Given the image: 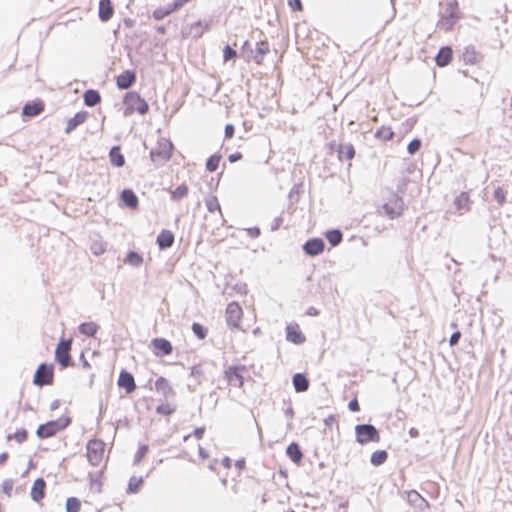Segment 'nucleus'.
I'll list each match as a JSON object with an SVG mask.
<instances>
[{
  "mask_svg": "<svg viewBox=\"0 0 512 512\" xmlns=\"http://www.w3.org/2000/svg\"><path fill=\"white\" fill-rule=\"evenodd\" d=\"M71 423V418L62 416L56 420L48 421L39 425L36 430V435L40 439H46L54 436L57 432L67 428Z\"/></svg>",
  "mask_w": 512,
  "mask_h": 512,
  "instance_id": "f257e3e1",
  "label": "nucleus"
},
{
  "mask_svg": "<svg viewBox=\"0 0 512 512\" xmlns=\"http://www.w3.org/2000/svg\"><path fill=\"white\" fill-rule=\"evenodd\" d=\"M126 110L125 115L133 112H138L140 115H145L149 110V105L145 99L136 91L127 92L123 100Z\"/></svg>",
  "mask_w": 512,
  "mask_h": 512,
  "instance_id": "f03ea898",
  "label": "nucleus"
},
{
  "mask_svg": "<svg viewBox=\"0 0 512 512\" xmlns=\"http://www.w3.org/2000/svg\"><path fill=\"white\" fill-rule=\"evenodd\" d=\"M356 441L365 445L369 442H379L380 433L378 429L372 424H358L355 426Z\"/></svg>",
  "mask_w": 512,
  "mask_h": 512,
  "instance_id": "7ed1b4c3",
  "label": "nucleus"
},
{
  "mask_svg": "<svg viewBox=\"0 0 512 512\" xmlns=\"http://www.w3.org/2000/svg\"><path fill=\"white\" fill-rule=\"evenodd\" d=\"M71 348L72 339H60L55 349V360L62 368L74 365L70 355Z\"/></svg>",
  "mask_w": 512,
  "mask_h": 512,
  "instance_id": "20e7f679",
  "label": "nucleus"
},
{
  "mask_svg": "<svg viewBox=\"0 0 512 512\" xmlns=\"http://www.w3.org/2000/svg\"><path fill=\"white\" fill-rule=\"evenodd\" d=\"M54 367L52 364L41 363L33 378L34 385L42 387L53 383Z\"/></svg>",
  "mask_w": 512,
  "mask_h": 512,
  "instance_id": "39448f33",
  "label": "nucleus"
},
{
  "mask_svg": "<svg viewBox=\"0 0 512 512\" xmlns=\"http://www.w3.org/2000/svg\"><path fill=\"white\" fill-rule=\"evenodd\" d=\"M87 459L93 466H98L103 458L105 443L100 439H92L87 443Z\"/></svg>",
  "mask_w": 512,
  "mask_h": 512,
  "instance_id": "423d86ee",
  "label": "nucleus"
},
{
  "mask_svg": "<svg viewBox=\"0 0 512 512\" xmlns=\"http://www.w3.org/2000/svg\"><path fill=\"white\" fill-rule=\"evenodd\" d=\"M242 308L237 302H231L227 305L226 308V323L227 325L234 329H240L239 322L242 318Z\"/></svg>",
  "mask_w": 512,
  "mask_h": 512,
  "instance_id": "0eeeda50",
  "label": "nucleus"
},
{
  "mask_svg": "<svg viewBox=\"0 0 512 512\" xmlns=\"http://www.w3.org/2000/svg\"><path fill=\"white\" fill-rule=\"evenodd\" d=\"M245 370V366H229L225 370V378L227 379L228 383L234 387L241 388L244 384V378L241 374V371Z\"/></svg>",
  "mask_w": 512,
  "mask_h": 512,
  "instance_id": "6e6552de",
  "label": "nucleus"
},
{
  "mask_svg": "<svg viewBox=\"0 0 512 512\" xmlns=\"http://www.w3.org/2000/svg\"><path fill=\"white\" fill-rule=\"evenodd\" d=\"M325 242L321 238L308 239L302 246L304 253L308 256L315 257L324 251Z\"/></svg>",
  "mask_w": 512,
  "mask_h": 512,
  "instance_id": "1a4fd4ad",
  "label": "nucleus"
},
{
  "mask_svg": "<svg viewBox=\"0 0 512 512\" xmlns=\"http://www.w3.org/2000/svg\"><path fill=\"white\" fill-rule=\"evenodd\" d=\"M151 346L154 349V354L158 357L170 355L173 351L171 342L165 338L152 339Z\"/></svg>",
  "mask_w": 512,
  "mask_h": 512,
  "instance_id": "9d476101",
  "label": "nucleus"
},
{
  "mask_svg": "<svg viewBox=\"0 0 512 512\" xmlns=\"http://www.w3.org/2000/svg\"><path fill=\"white\" fill-rule=\"evenodd\" d=\"M117 384L120 388H123L127 394L133 393L136 389L134 376L124 369L119 373Z\"/></svg>",
  "mask_w": 512,
  "mask_h": 512,
  "instance_id": "9b49d317",
  "label": "nucleus"
},
{
  "mask_svg": "<svg viewBox=\"0 0 512 512\" xmlns=\"http://www.w3.org/2000/svg\"><path fill=\"white\" fill-rule=\"evenodd\" d=\"M136 82V72L125 70L117 76L116 85L120 90H127Z\"/></svg>",
  "mask_w": 512,
  "mask_h": 512,
  "instance_id": "f8f14e48",
  "label": "nucleus"
},
{
  "mask_svg": "<svg viewBox=\"0 0 512 512\" xmlns=\"http://www.w3.org/2000/svg\"><path fill=\"white\" fill-rule=\"evenodd\" d=\"M286 339L296 345L303 344L306 340L297 324H288L286 326Z\"/></svg>",
  "mask_w": 512,
  "mask_h": 512,
  "instance_id": "ddd939ff",
  "label": "nucleus"
},
{
  "mask_svg": "<svg viewBox=\"0 0 512 512\" xmlns=\"http://www.w3.org/2000/svg\"><path fill=\"white\" fill-rule=\"evenodd\" d=\"M155 389L163 395L165 400L175 396L174 389L165 377H159L156 379Z\"/></svg>",
  "mask_w": 512,
  "mask_h": 512,
  "instance_id": "4468645a",
  "label": "nucleus"
},
{
  "mask_svg": "<svg viewBox=\"0 0 512 512\" xmlns=\"http://www.w3.org/2000/svg\"><path fill=\"white\" fill-rule=\"evenodd\" d=\"M462 59L466 64H477L483 59V56L474 46L470 45L463 48Z\"/></svg>",
  "mask_w": 512,
  "mask_h": 512,
  "instance_id": "2eb2a0df",
  "label": "nucleus"
},
{
  "mask_svg": "<svg viewBox=\"0 0 512 512\" xmlns=\"http://www.w3.org/2000/svg\"><path fill=\"white\" fill-rule=\"evenodd\" d=\"M175 237L174 234L169 230H162L156 239V243L160 250H166L174 244Z\"/></svg>",
  "mask_w": 512,
  "mask_h": 512,
  "instance_id": "dca6fc26",
  "label": "nucleus"
},
{
  "mask_svg": "<svg viewBox=\"0 0 512 512\" xmlns=\"http://www.w3.org/2000/svg\"><path fill=\"white\" fill-rule=\"evenodd\" d=\"M44 109V104L41 100L27 102L22 109V114L25 117H34L39 115Z\"/></svg>",
  "mask_w": 512,
  "mask_h": 512,
  "instance_id": "f3484780",
  "label": "nucleus"
},
{
  "mask_svg": "<svg viewBox=\"0 0 512 512\" xmlns=\"http://www.w3.org/2000/svg\"><path fill=\"white\" fill-rule=\"evenodd\" d=\"M46 482L43 478H37L31 488L30 496L35 502H39L45 496Z\"/></svg>",
  "mask_w": 512,
  "mask_h": 512,
  "instance_id": "a211bd4d",
  "label": "nucleus"
},
{
  "mask_svg": "<svg viewBox=\"0 0 512 512\" xmlns=\"http://www.w3.org/2000/svg\"><path fill=\"white\" fill-rule=\"evenodd\" d=\"M114 14V8L111 0H100L98 16L99 19L103 22L109 21Z\"/></svg>",
  "mask_w": 512,
  "mask_h": 512,
  "instance_id": "6ab92c4d",
  "label": "nucleus"
},
{
  "mask_svg": "<svg viewBox=\"0 0 512 512\" xmlns=\"http://www.w3.org/2000/svg\"><path fill=\"white\" fill-rule=\"evenodd\" d=\"M453 57V50L450 46H443L438 51V54L435 57V61L437 66L445 67L447 66Z\"/></svg>",
  "mask_w": 512,
  "mask_h": 512,
  "instance_id": "aec40b11",
  "label": "nucleus"
},
{
  "mask_svg": "<svg viewBox=\"0 0 512 512\" xmlns=\"http://www.w3.org/2000/svg\"><path fill=\"white\" fill-rule=\"evenodd\" d=\"M120 198L126 207H128L130 209H136L138 207V204H139L138 197L133 190L124 189L121 192Z\"/></svg>",
  "mask_w": 512,
  "mask_h": 512,
  "instance_id": "412c9836",
  "label": "nucleus"
},
{
  "mask_svg": "<svg viewBox=\"0 0 512 512\" xmlns=\"http://www.w3.org/2000/svg\"><path fill=\"white\" fill-rule=\"evenodd\" d=\"M88 117V113L86 111H81L76 113L72 118H70L67 122V126L65 128V133L69 134L73 130H75L79 125L83 124Z\"/></svg>",
  "mask_w": 512,
  "mask_h": 512,
  "instance_id": "4be33fe9",
  "label": "nucleus"
},
{
  "mask_svg": "<svg viewBox=\"0 0 512 512\" xmlns=\"http://www.w3.org/2000/svg\"><path fill=\"white\" fill-rule=\"evenodd\" d=\"M286 454L293 463L297 465L301 464L303 459V452L296 442H292L287 446Z\"/></svg>",
  "mask_w": 512,
  "mask_h": 512,
  "instance_id": "5701e85b",
  "label": "nucleus"
},
{
  "mask_svg": "<svg viewBox=\"0 0 512 512\" xmlns=\"http://www.w3.org/2000/svg\"><path fill=\"white\" fill-rule=\"evenodd\" d=\"M109 159L114 167L120 168L125 165V157L121 153V147L119 145H115L110 149Z\"/></svg>",
  "mask_w": 512,
  "mask_h": 512,
  "instance_id": "b1692460",
  "label": "nucleus"
},
{
  "mask_svg": "<svg viewBox=\"0 0 512 512\" xmlns=\"http://www.w3.org/2000/svg\"><path fill=\"white\" fill-rule=\"evenodd\" d=\"M292 383L296 392H305L309 389V379L303 373L294 374Z\"/></svg>",
  "mask_w": 512,
  "mask_h": 512,
  "instance_id": "393cba45",
  "label": "nucleus"
},
{
  "mask_svg": "<svg viewBox=\"0 0 512 512\" xmlns=\"http://www.w3.org/2000/svg\"><path fill=\"white\" fill-rule=\"evenodd\" d=\"M84 104L88 107H94L101 102L99 91L88 89L83 94Z\"/></svg>",
  "mask_w": 512,
  "mask_h": 512,
  "instance_id": "a878e982",
  "label": "nucleus"
},
{
  "mask_svg": "<svg viewBox=\"0 0 512 512\" xmlns=\"http://www.w3.org/2000/svg\"><path fill=\"white\" fill-rule=\"evenodd\" d=\"M269 52V44L267 41H260L256 44L255 55L253 56L254 61L257 64L263 62L264 56Z\"/></svg>",
  "mask_w": 512,
  "mask_h": 512,
  "instance_id": "bb28decb",
  "label": "nucleus"
},
{
  "mask_svg": "<svg viewBox=\"0 0 512 512\" xmlns=\"http://www.w3.org/2000/svg\"><path fill=\"white\" fill-rule=\"evenodd\" d=\"M325 237L332 247L338 246L343 240V233L339 229H331L325 233Z\"/></svg>",
  "mask_w": 512,
  "mask_h": 512,
  "instance_id": "cd10ccee",
  "label": "nucleus"
},
{
  "mask_svg": "<svg viewBox=\"0 0 512 512\" xmlns=\"http://www.w3.org/2000/svg\"><path fill=\"white\" fill-rule=\"evenodd\" d=\"M98 329L99 325L94 322H84L78 327L79 332L88 337H94Z\"/></svg>",
  "mask_w": 512,
  "mask_h": 512,
  "instance_id": "c85d7f7f",
  "label": "nucleus"
},
{
  "mask_svg": "<svg viewBox=\"0 0 512 512\" xmlns=\"http://www.w3.org/2000/svg\"><path fill=\"white\" fill-rule=\"evenodd\" d=\"M355 156V149L352 144H344L339 147L338 157L340 160H351Z\"/></svg>",
  "mask_w": 512,
  "mask_h": 512,
  "instance_id": "c756f323",
  "label": "nucleus"
},
{
  "mask_svg": "<svg viewBox=\"0 0 512 512\" xmlns=\"http://www.w3.org/2000/svg\"><path fill=\"white\" fill-rule=\"evenodd\" d=\"M210 27V22L207 21H197L191 25L190 33L193 37L198 38L203 35L205 31H207Z\"/></svg>",
  "mask_w": 512,
  "mask_h": 512,
  "instance_id": "7c9ffc66",
  "label": "nucleus"
},
{
  "mask_svg": "<svg viewBox=\"0 0 512 512\" xmlns=\"http://www.w3.org/2000/svg\"><path fill=\"white\" fill-rule=\"evenodd\" d=\"M388 459V453L386 450H376L371 454L370 462L373 466H380L384 464Z\"/></svg>",
  "mask_w": 512,
  "mask_h": 512,
  "instance_id": "2f4dec72",
  "label": "nucleus"
},
{
  "mask_svg": "<svg viewBox=\"0 0 512 512\" xmlns=\"http://www.w3.org/2000/svg\"><path fill=\"white\" fill-rule=\"evenodd\" d=\"M124 262L133 267H139L143 263V257L138 252L130 250L125 257Z\"/></svg>",
  "mask_w": 512,
  "mask_h": 512,
  "instance_id": "473e14b6",
  "label": "nucleus"
},
{
  "mask_svg": "<svg viewBox=\"0 0 512 512\" xmlns=\"http://www.w3.org/2000/svg\"><path fill=\"white\" fill-rule=\"evenodd\" d=\"M394 136V132L390 127L382 126L375 132V137L384 141L391 140Z\"/></svg>",
  "mask_w": 512,
  "mask_h": 512,
  "instance_id": "72a5a7b5",
  "label": "nucleus"
},
{
  "mask_svg": "<svg viewBox=\"0 0 512 512\" xmlns=\"http://www.w3.org/2000/svg\"><path fill=\"white\" fill-rule=\"evenodd\" d=\"M220 160H221V155H218V154L211 155L206 161V170L209 172L216 171L219 166Z\"/></svg>",
  "mask_w": 512,
  "mask_h": 512,
  "instance_id": "f704fd0d",
  "label": "nucleus"
},
{
  "mask_svg": "<svg viewBox=\"0 0 512 512\" xmlns=\"http://www.w3.org/2000/svg\"><path fill=\"white\" fill-rule=\"evenodd\" d=\"M468 201V194L466 192H462L459 196L455 198L454 203L458 210H468Z\"/></svg>",
  "mask_w": 512,
  "mask_h": 512,
  "instance_id": "c9c22d12",
  "label": "nucleus"
},
{
  "mask_svg": "<svg viewBox=\"0 0 512 512\" xmlns=\"http://www.w3.org/2000/svg\"><path fill=\"white\" fill-rule=\"evenodd\" d=\"M188 194V186L186 184H181L176 187L173 191H171V198L173 200H180L184 198Z\"/></svg>",
  "mask_w": 512,
  "mask_h": 512,
  "instance_id": "e433bc0d",
  "label": "nucleus"
},
{
  "mask_svg": "<svg viewBox=\"0 0 512 512\" xmlns=\"http://www.w3.org/2000/svg\"><path fill=\"white\" fill-rule=\"evenodd\" d=\"M191 328H192V331H193L194 335L198 339L203 340V339L206 338L208 330H207V328L205 326H203L200 323L194 322L192 324Z\"/></svg>",
  "mask_w": 512,
  "mask_h": 512,
  "instance_id": "4c0bfd02",
  "label": "nucleus"
},
{
  "mask_svg": "<svg viewBox=\"0 0 512 512\" xmlns=\"http://www.w3.org/2000/svg\"><path fill=\"white\" fill-rule=\"evenodd\" d=\"M81 507V502L76 497H69L66 500V511L67 512H78Z\"/></svg>",
  "mask_w": 512,
  "mask_h": 512,
  "instance_id": "58836bf2",
  "label": "nucleus"
},
{
  "mask_svg": "<svg viewBox=\"0 0 512 512\" xmlns=\"http://www.w3.org/2000/svg\"><path fill=\"white\" fill-rule=\"evenodd\" d=\"M142 483H143L142 477L137 478L135 476H132L128 483V492L137 493L140 490Z\"/></svg>",
  "mask_w": 512,
  "mask_h": 512,
  "instance_id": "ea45409f",
  "label": "nucleus"
},
{
  "mask_svg": "<svg viewBox=\"0 0 512 512\" xmlns=\"http://www.w3.org/2000/svg\"><path fill=\"white\" fill-rule=\"evenodd\" d=\"M205 204H206L207 210L209 212H215L216 210H218L221 213V207H220L217 197L212 196V197L206 199Z\"/></svg>",
  "mask_w": 512,
  "mask_h": 512,
  "instance_id": "a19ab883",
  "label": "nucleus"
},
{
  "mask_svg": "<svg viewBox=\"0 0 512 512\" xmlns=\"http://www.w3.org/2000/svg\"><path fill=\"white\" fill-rule=\"evenodd\" d=\"M176 411L175 406H171L170 404H160L156 407V412L161 415L170 416Z\"/></svg>",
  "mask_w": 512,
  "mask_h": 512,
  "instance_id": "79ce46f5",
  "label": "nucleus"
},
{
  "mask_svg": "<svg viewBox=\"0 0 512 512\" xmlns=\"http://www.w3.org/2000/svg\"><path fill=\"white\" fill-rule=\"evenodd\" d=\"M176 9H173V5L170 8H158L153 12V17L156 20H161L168 16L170 13L174 12Z\"/></svg>",
  "mask_w": 512,
  "mask_h": 512,
  "instance_id": "37998d69",
  "label": "nucleus"
},
{
  "mask_svg": "<svg viewBox=\"0 0 512 512\" xmlns=\"http://www.w3.org/2000/svg\"><path fill=\"white\" fill-rule=\"evenodd\" d=\"M422 146V142L420 139L415 138L411 140L407 146V151L410 155L416 154Z\"/></svg>",
  "mask_w": 512,
  "mask_h": 512,
  "instance_id": "c03bdc74",
  "label": "nucleus"
},
{
  "mask_svg": "<svg viewBox=\"0 0 512 512\" xmlns=\"http://www.w3.org/2000/svg\"><path fill=\"white\" fill-rule=\"evenodd\" d=\"M382 209L384 210L385 214L390 219H394V218L400 216V214H401L400 211L396 210L394 207H392L388 203L383 204Z\"/></svg>",
  "mask_w": 512,
  "mask_h": 512,
  "instance_id": "a18cd8bd",
  "label": "nucleus"
},
{
  "mask_svg": "<svg viewBox=\"0 0 512 512\" xmlns=\"http://www.w3.org/2000/svg\"><path fill=\"white\" fill-rule=\"evenodd\" d=\"M148 449H149L148 445H146V444L139 446V448L134 456V464L140 463V461L143 459V457L147 454Z\"/></svg>",
  "mask_w": 512,
  "mask_h": 512,
  "instance_id": "49530a36",
  "label": "nucleus"
},
{
  "mask_svg": "<svg viewBox=\"0 0 512 512\" xmlns=\"http://www.w3.org/2000/svg\"><path fill=\"white\" fill-rule=\"evenodd\" d=\"M493 196L499 205H503L506 201V192L501 187L494 190Z\"/></svg>",
  "mask_w": 512,
  "mask_h": 512,
  "instance_id": "de8ad7c7",
  "label": "nucleus"
},
{
  "mask_svg": "<svg viewBox=\"0 0 512 512\" xmlns=\"http://www.w3.org/2000/svg\"><path fill=\"white\" fill-rule=\"evenodd\" d=\"M13 486H14V481L12 479H6L1 484V491L4 494H6L8 497H10Z\"/></svg>",
  "mask_w": 512,
  "mask_h": 512,
  "instance_id": "09e8293b",
  "label": "nucleus"
},
{
  "mask_svg": "<svg viewBox=\"0 0 512 512\" xmlns=\"http://www.w3.org/2000/svg\"><path fill=\"white\" fill-rule=\"evenodd\" d=\"M169 148H172V143L169 142ZM160 156L162 160H168L171 157V149L163 151H151V157Z\"/></svg>",
  "mask_w": 512,
  "mask_h": 512,
  "instance_id": "8fccbe9b",
  "label": "nucleus"
},
{
  "mask_svg": "<svg viewBox=\"0 0 512 512\" xmlns=\"http://www.w3.org/2000/svg\"><path fill=\"white\" fill-rule=\"evenodd\" d=\"M236 51L229 45H226L223 49V58L224 61L232 60L236 57Z\"/></svg>",
  "mask_w": 512,
  "mask_h": 512,
  "instance_id": "3c124183",
  "label": "nucleus"
},
{
  "mask_svg": "<svg viewBox=\"0 0 512 512\" xmlns=\"http://www.w3.org/2000/svg\"><path fill=\"white\" fill-rule=\"evenodd\" d=\"M13 437L18 443H23L28 437V432L26 429H18Z\"/></svg>",
  "mask_w": 512,
  "mask_h": 512,
  "instance_id": "603ef678",
  "label": "nucleus"
},
{
  "mask_svg": "<svg viewBox=\"0 0 512 512\" xmlns=\"http://www.w3.org/2000/svg\"><path fill=\"white\" fill-rule=\"evenodd\" d=\"M288 5L293 11H302L303 5L301 0H288Z\"/></svg>",
  "mask_w": 512,
  "mask_h": 512,
  "instance_id": "864d4df0",
  "label": "nucleus"
},
{
  "mask_svg": "<svg viewBox=\"0 0 512 512\" xmlns=\"http://www.w3.org/2000/svg\"><path fill=\"white\" fill-rule=\"evenodd\" d=\"M460 338H461V332L460 331L453 332L452 335L449 338V344L451 346L457 345L459 343Z\"/></svg>",
  "mask_w": 512,
  "mask_h": 512,
  "instance_id": "5fc2aeb1",
  "label": "nucleus"
},
{
  "mask_svg": "<svg viewBox=\"0 0 512 512\" xmlns=\"http://www.w3.org/2000/svg\"><path fill=\"white\" fill-rule=\"evenodd\" d=\"M235 133V127L232 124H226L224 134L225 138H232Z\"/></svg>",
  "mask_w": 512,
  "mask_h": 512,
  "instance_id": "6e6d98bb",
  "label": "nucleus"
},
{
  "mask_svg": "<svg viewBox=\"0 0 512 512\" xmlns=\"http://www.w3.org/2000/svg\"><path fill=\"white\" fill-rule=\"evenodd\" d=\"M348 408L352 412H357L360 410V405L358 403V400L356 398L352 399L348 403Z\"/></svg>",
  "mask_w": 512,
  "mask_h": 512,
  "instance_id": "4d7b16f0",
  "label": "nucleus"
},
{
  "mask_svg": "<svg viewBox=\"0 0 512 512\" xmlns=\"http://www.w3.org/2000/svg\"><path fill=\"white\" fill-rule=\"evenodd\" d=\"M260 229L258 227H251L247 229V234L251 238H257L260 236Z\"/></svg>",
  "mask_w": 512,
  "mask_h": 512,
  "instance_id": "13d9d810",
  "label": "nucleus"
},
{
  "mask_svg": "<svg viewBox=\"0 0 512 512\" xmlns=\"http://www.w3.org/2000/svg\"><path fill=\"white\" fill-rule=\"evenodd\" d=\"M283 223V218L281 216L279 217H276L274 220H273V223L271 225V230L272 231H276L279 229V227L282 225Z\"/></svg>",
  "mask_w": 512,
  "mask_h": 512,
  "instance_id": "bf43d9fd",
  "label": "nucleus"
},
{
  "mask_svg": "<svg viewBox=\"0 0 512 512\" xmlns=\"http://www.w3.org/2000/svg\"><path fill=\"white\" fill-rule=\"evenodd\" d=\"M447 13H449V19L447 20V22L449 23V27L452 26L454 23H455V20L458 18L457 15L454 13V10L451 9V11H449V9L446 10Z\"/></svg>",
  "mask_w": 512,
  "mask_h": 512,
  "instance_id": "052dcab7",
  "label": "nucleus"
},
{
  "mask_svg": "<svg viewBox=\"0 0 512 512\" xmlns=\"http://www.w3.org/2000/svg\"><path fill=\"white\" fill-rule=\"evenodd\" d=\"M242 158V154L240 152L232 153L228 156V160L230 163H234Z\"/></svg>",
  "mask_w": 512,
  "mask_h": 512,
  "instance_id": "680f3d73",
  "label": "nucleus"
},
{
  "mask_svg": "<svg viewBox=\"0 0 512 512\" xmlns=\"http://www.w3.org/2000/svg\"><path fill=\"white\" fill-rule=\"evenodd\" d=\"M204 432H205V428H204V427H197V428L194 430L193 434H194V436H195L197 439H200V438H202V437H203Z\"/></svg>",
  "mask_w": 512,
  "mask_h": 512,
  "instance_id": "e2e57ef3",
  "label": "nucleus"
},
{
  "mask_svg": "<svg viewBox=\"0 0 512 512\" xmlns=\"http://www.w3.org/2000/svg\"><path fill=\"white\" fill-rule=\"evenodd\" d=\"M202 374L201 369L198 366H193L191 368L190 375L193 377H199Z\"/></svg>",
  "mask_w": 512,
  "mask_h": 512,
  "instance_id": "0e129e2a",
  "label": "nucleus"
},
{
  "mask_svg": "<svg viewBox=\"0 0 512 512\" xmlns=\"http://www.w3.org/2000/svg\"><path fill=\"white\" fill-rule=\"evenodd\" d=\"M198 454H199V457L202 459H207L209 457L208 452L201 446H199V448H198Z\"/></svg>",
  "mask_w": 512,
  "mask_h": 512,
  "instance_id": "69168bd1",
  "label": "nucleus"
},
{
  "mask_svg": "<svg viewBox=\"0 0 512 512\" xmlns=\"http://www.w3.org/2000/svg\"><path fill=\"white\" fill-rule=\"evenodd\" d=\"M189 0H175L173 3V9H179L181 8L185 3H187Z\"/></svg>",
  "mask_w": 512,
  "mask_h": 512,
  "instance_id": "338daca9",
  "label": "nucleus"
},
{
  "mask_svg": "<svg viewBox=\"0 0 512 512\" xmlns=\"http://www.w3.org/2000/svg\"><path fill=\"white\" fill-rule=\"evenodd\" d=\"M409 435L411 438H417L419 436V431L416 428L412 427L409 429Z\"/></svg>",
  "mask_w": 512,
  "mask_h": 512,
  "instance_id": "774afa93",
  "label": "nucleus"
}]
</instances>
